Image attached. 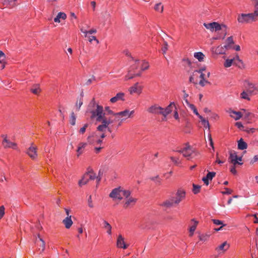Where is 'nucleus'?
Listing matches in <instances>:
<instances>
[{
  "label": "nucleus",
  "mask_w": 258,
  "mask_h": 258,
  "mask_svg": "<svg viewBox=\"0 0 258 258\" xmlns=\"http://www.w3.org/2000/svg\"><path fill=\"white\" fill-rule=\"evenodd\" d=\"M87 112L91 113V119L96 118L97 121H101L105 115L103 107L96 104L94 98L89 104Z\"/></svg>",
  "instance_id": "1"
},
{
  "label": "nucleus",
  "mask_w": 258,
  "mask_h": 258,
  "mask_svg": "<svg viewBox=\"0 0 258 258\" xmlns=\"http://www.w3.org/2000/svg\"><path fill=\"white\" fill-rule=\"evenodd\" d=\"M204 26L207 29L210 30L211 32L218 31L222 29L223 28H227V26L224 24H220L218 22H213L210 23H204Z\"/></svg>",
  "instance_id": "2"
},
{
  "label": "nucleus",
  "mask_w": 258,
  "mask_h": 258,
  "mask_svg": "<svg viewBox=\"0 0 258 258\" xmlns=\"http://www.w3.org/2000/svg\"><path fill=\"white\" fill-rule=\"evenodd\" d=\"M255 20L254 14L253 13L241 14L238 16L237 21L240 23H249Z\"/></svg>",
  "instance_id": "3"
},
{
  "label": "nucleus",
  "mask_w": 258,
  "mask_h": 258,
  "mask_svg": "<svg viewBox=\"0 0 258 258\" xmlns=\"http://www.w3.org/2000/svg\"><path fill=\"white\" fill-rule=\"evenodd\" d=\"M139 62V60H135V63L134 64L132 65L128 71V74L125 76V80H128L133 79V78L137 76H140L141 75V73H132V72L134 71V70L137 69L138 68V65L137 64V62Z\"/></svg>",
  "instance_id": "4"
},
{
  "label": "nucleus",
  "mask_w": 258,
  "mask_h": 258,
  "mask_svg": "<svg viewBox=\"0 0 258 258\" xmlns=\"http://www.w3.org/2000/svg\"><path fill=\"white\" fill-rule=\"evenodd\" d=\"M134 110L130 111L129 110L125 109L123 111L115 113L114 114V116L116 117V118L119 119V120L121 118V121H123L125 119L129 118L131 115L134 113Z\"/></svg>",
  "instance_id": "5"
},
{
  "label": "nucleus",
  "mask_w": 258,
  "mask_h": 258,
  "mask_svg": "<svg viewBox=\"0 0 258 258\" xmlns=\"http://www.w3.org/2000/svg\"><path fill=\"white\" fill-rule=\"evenodd\" d=\"M109 197L113 199L122 200L123 198L121 194V187H118L114 188L110 193Z\"/></svg>",
  "instance_id": "6"
},
{
  "label": "nucleus",
  "mask_w": 258,
  "mask_h": 258,
  "mask_svg": "<svg viewBox=\"0 0 258 258\" xmlns=\"http://www.w3.org/2000/svg\"><path fill=\"white\" fill-rule=\"evenodd\" d=\"M148 111L152 114H162L163 108L159 106L157 104L152 105L148 109Z\"/></svg>",
  "instance_id": "7"
},
{
  "label": "nucleus",
  "mask_w": 258,
  "mask_h": 258,
  "mask_svg": "<svg viewBox=\"0 0 258 258\" xmlns=\"http://www.w3.org/2000/svg\"><path fill=\"white\" fill-rule=\"evenodd\" d=\"M33 144L32 143L31 146L27 149L26 153L32 159H35L37 157V148L33 146Z\"/></svg>",
  "instance_id": "8"
},
{
  "label": "nucleus",
  "mask_w": 258,
  "mask_h": 258,
  "mask_svg": "<svg viewBox=\"0 0 258 258\" xmlns=\"http://www.w3.org/2000/svg\"><path fill=\"white\" fill-rule=\"evenodd\" d=\"M177 152L182 153L183 156L184 157L187 158L188 159H189L192 153V150L189 145L179 150H177Z\"/></svg>",
  "instance_id": "9"
},
{
  "label": "nucleus",
  "mask_w": 258,
  "mask_h": 258,
  "mask_svg": "<svg viewBox=\"0 0 258 258\" xmlns=\"http://www.w3.org/2000/svg\"><path fill=\"white\" fill-rule=\"evenodd\" d=\"M236 61H238L239 62H240L242 64H243L242 60L240 59L238 56H237L235 58H234L233 59H227L225 61L224 66L225 68H229L231 66L233 63L237 66L238 64L236 62Z\"/></svg>",
  "instance_id": "10"
},
{
  "label": "nucleus",
  "mask_w": 258,
  "mask_h": 258,
  "mask_svg": "<svg viewBox=\"0 0 258 258\" xmlns=\"http://www.w3.org/2000/svg\"><path fill=\"white\" fill-rule=\"evenodd\" d=\"M116 246L118 248L126 249L128 247V245L126 244L124 242V239L121 235H119L117 237L116 241Z\"/></svg>",
  "instance_id": "11"
},
{
  "label": "nucleus",
  "mask_w": 258,
  "mask_h": 258,
  "mask_svg": "<svg viewBox=\"0 0 258 258\" xmlns=\"http://www.w3.org/2000/svg\"><path fill=\"white\" fill-rule=\"evenodd\" d=\"M36 244L40 252H43L45 247V242L44 240L40 237L39 235H38V237L36 238L35 241Z\"/></svg>",
  "instance_id": "12"
},
{
  "label": "nucleus",
  "mask_w": 258,
  "mask_h": 258,
  "mask_svg": "<svg viewBox=\"0 0 258 258\" xmlns=\"http://www.w3.org/2000/svg\"><path fill=\"white\" fill-rule=\"evenodd\" d=\"M2 144L5 148L16 149L17 144L14 142H12L7 139V137H5L3 141Z\"/></svg>",
  "instance_id": "13"
},
{
  "label": "nucleus",
  "mask_w": 258,
  "mask_h": 258,
  "mask_svg": "<svg viewBox=\"0 0 258 258\" xmlns=\"http://www.w3.org/2000/svg\"><path fill=\"white\" fill-rule=\"evenodd\" d=\"M229 159L230 160V162L234 165H236L237 164H243V163L237 161V155L236 152L235 151L230 153Z\"/></svg>",
  "instance_id": "14"
},
{
  "label": "nucleus",
  "mask_w": 258,
  "mask_h": 258,
  "mask_svg": "<svg viewBox=\"0 0 258 258\" xmlns=\"http://www.w3.org/2000/svg\"><path fill=\"white\" fill-rule=\"evenodd\" d=\"M124 93L122 92H119L116 94V95L111 98L110 100V101L112 103H115L118 101L121 100V101H124Z\"/></svg>",
  "instance_id": "15"
},
{
  "label": "nucleus",
  "mask_w": 258,
  "mask_h": 258,
  "mask_svg": "<svg viewBox=\"0 0 258 258\" xmlns=\"http://www.w3.org/2000/svg\"><path fill=\"white\" fill-rule=\"evenodd\" d=\"M142 90V87L139 85L138 83H137L130 88L129 91L131 94L137 93L139 94L141 93Z\"/></svg>",
  "instance_id": "16"
},
{
  "label": "nucleus",
  "mask_w": 258,
  "mask_h": 258,
  "mask_svg": "<svg viewBox=\"0 0 258 258\" xmlns=\"http://www.w3.org/2000/svg\"><path fill=\"white\" fill-rule=\"evenodd\" d=\"M215 175L216 172H208L207 175L203 178L202 180L206 185H208L209 184V180H211Z\"/></svg>",
  "instance_id": "17"
},
{
  "label": "nucleus",
  "mask_w": 258,
  "mask_h": 258,
  "mask_svg": "<svg viewBox=\"0 0 258 258\" xmlns=\"http://www.w3.org/2000/svg\"><path fill=\"white\" fill-rule=\"evenodd\" d=\"M87 173H89V180H94L97 179V183H99L101 180V177L100 176H96L95 173H94L92 169L90 168H88V171Z\"/></svg>",
  "instance_id": "18"
},
{
  "label": "nucleus",
  "mask_w": 258,
  "mask_h": 258,
  "mask_svg": "<svg viewBox=\"0 0 258 258\" xmlns=\"http://www.w3.org/2000/svg\"><path fill=\"white\" fill-rule=\"evenodd\" d=\"M137 202V199L132 197L129 198L123 205V207L127 209L130 207H132L135 205Z\"/></svg>",
  "instance_id": "19"
},
{
  "label": "nucleus",
  "mask_w": 258,
  "mask_h": 258,
  "mask_svg": "<svg viewBox=\"0 0 258 258\" xmlns=\"http://www.w3.org/2000/svg\"><path fill=\"white\" fill-rule=\"evenodd\" d=\"M229 112L230 113V116L235 120H239L243 115L240 111H236L231 109L229 110Z\"/></svg>",
  "instance_id": "20"
},
{
  "label": "nucleus",
  "mask_w": 258,
  "mask_h": 258,
  "mask_svg": "<svg viewBox=\"0 0 258 258\" xmlns=\"http://www.w3.org/2000/svg\"><path fill=\"white\" fill-rule=\"evenodd\" d=\"M173 106H175L174 102L171 103L167 107L165 108H163L162 115L166 117L168 114L170 113L172 111V108Z\"/></svg>",
  "instance_id": "21"
},
{
  "label": "nucleus",
  "mask_w": 258,
  "mask_h": 258,
  "mask_svg": "<svg viewBox=\"0 0 258 258\" xmlns=\"http://www.w3.org/2000/svg\"><path fill=\"white\" fill-rule=\"evenodd\" d=\"M106 135L105 133H102L96 130L95 132H94L91 135L89 136L88 137H92L93 139H103L105 137Z\"/></svg>",
  "instance_id": "22"
},
{
  "label": "nucleus",
  "mask_w": 258,
  "mask_h": 258,
  "mask_svg": "<svg viewBox=\"0 0 258 258\" xmlns=\"http://www.w3.org/2000/svg\"><path fill=\"white\" fill-rule=\"evenodd\" d=\"M191 221L192 222H194V224L192 226H191L189 229V235L190 237H191L193 235L194 232L195 231V230L197 228V226L198 224V223H199V222L198 221L196 220L195 219H191Z\"/></svg>",
  "instance_id": "23"
},
{
  "label": "nucleus",
  "mask_w": 258,
  "mask_h": 258,
  "mask_svg": "<svg viewBox=\"0 0 258 258\" xmlns=\"http://www.w3.org/2000/svg\"><path fill=\"white\" fill-rule=\"evenodd\" d=\"M63 224L67 229H69L72 225L73 222L71 219V216H68L62 221Z\"/></svg>",
  "instance_id": "24"
},
{
  "label": "nucleus",
  "mask_w": 258,
  "mask_h": 258,
  "mask_svg": "<svg viewBox=\"0 0 258 258\" xmlns=\"http://www.w3.org/2000/svg\"><path fill=\"white\" fill-rule=\"evenodd\" d=\"M88 142L91 144L101 145L102 143V139H93L92 137H88Z\"/></svg>",
  "instance_id": "25"
},
{
  "label": "nucleus",
  "mask_w": 258,
  "mask_h": 258,
  "mask_svg": "<svg viewBox=\"0 0 258 258\" xmlns=\"http://www.w3.org/2000/svg\"><path fill=\"white\" fill-rule=\"evenodd\" d=\"M174 204V198L172 197L170 199L167 200L165 202H163L162 204H160V206L166 208H170L173 206Z\"/></svg>",
  "instance_id": "26"
},
{
  "label": "nucleus",
  "mask_w": 258,
  "mask_h": 258,
  "mask_svg": "<svg viewBox=\"0 0 258 258\" xmlns=\"http://www.w3.org/2000/svg\"><path fill=\"white\" fill-rule=\"evenodd\" d=\"M89 173H85L82 179L79 181V185L80 186H82L83 185L87 184L89 181Z\"/></svg>",
  "instance_id": "27"
},
{
  "label": "nucleus",
  "mask_w": 258,
  "mask_h": 258,
  "mask_svg": "<svg viewBox=\"0 0 258 258\" xmlns=\"http://www.w3.org/2000/svg\"><path fill=\"white\" fill-rule=\"evenodd\" d=\"M247 148V144L241 138L238 141V149L239 150H243L246 149Z\"/></svg>",
  "instance_id": "28"
},
{
  "label": "nucleus",
  "mask_w": 258,
  "mask_h": 258,
  "mask_svg": "<svg viewBox=\"0 0 258 258\" xmlns=\"http://www.w3.org/2000/svg\"><path fill=\"white\" fill-rule=\"evenodd\" d=\"M100 122H102V124L98 126L97 130L102 133H105L106 129L108 127L107 126V123L104 121L103 119Z\"/></svg>",
  "instance_id": "29"
},
{
  "label": "nucleus",
  "mask_w": 258,
  "mask_h": 258,
  "mask_svg": "<svg viewBox=\"0 0 258 258\" xmlns=\"http://www.w3.org/2000/svg\"><path fill=\"white\" fill-rule=\"evenodd\" d=\"M67 18V15L65 13L62 12H59L58 13L56 17L54 19V21L55 22H60V19H62L63 20L66 19Z\"/></svg>",
  "instance_id": "30"
},
{
  "label": "nucleus",
  "mask_w": 258,
  "mask_h": 258,
  "mask_svg": "<svg viewBox=\"0 0 258 258\" xmlns=\"http://www.w3.org/2000/svg\"><path fill=\"white\" fill-rule=\"evenodd\" d=\"M87 145L86 143H80L79 144L78 149L77 150V156L79 157L81 154H82L83 151L82 149H84Z\"/></svg>",
  "instance_id": "31"
},
{
  "label": "nucleus",
  "mask_w": 258,
  "mask_h": 258,
  "mask_svg": "<svg viewBox=\"0 0 258 258\" xmlns=\"http://www.w3.org/2000/svg\"><path fill=\"white\" fill-rule=\"evenodd\" d=\"M229 247V246L228 245L227 242L225 241L220 244L219 246L216 247V250L217 251H225Z\"/></svg>",
  "instance_id": "32"
},
{
  "label": "nucleus",
  "mask_w": 258,
  "mask_h": 258,
  "mask_svg": "<svg viewBox=\"0 0 258 258\" xmlns=\"http://www.w3.org/2000/svg\"><path fill=\"white\" fill-rule=\"evenodd\" d=\"M226 42H227V44H225L223 46V47L226 49H228L230 48V45L234 44V43L233 39V37L232 36L228 37L227 38Z\"/></svg>",
  "instance_id": "33"
},
{
  "label": "nucleus",
  "mask_w": 258,
  "mask_h": 258,
  "mask_svg": "<svg viewBox=\"0 0 258 258\" xmlns=\"http://www.w3.org/2000/svg\"><path fill=\"white\" fill-rule=\"evenodd\" d=\"M31 92L36 95L38 94L40 92V89L38 84H35L33 86L32 88L30 89Z\"/></svg>",
  "instance_id": "34"
},
{
  "label": "nucleus",
  "mask_w": 258,
  "mask_h": 258,
  "mask_svg": "<svg viewBox=\"0 0 258 258\" xmlns=\"http://www.w3.org/2000/svg\"><path fill=\"white\" fill-rule=\"evenodd\" d=\"M176 196L183 200L185 197V191L183 189L180 188L177 190Z\"/></svg>",
  "instance_id": "35"
},
{
  "label": "nucleus",
  "mask_w": 258,
  "mask_h": 258,
  "mask_svg": "<svg viewBox=\"0 0 258 258\" xmlns=\"http://www.w3.org/2000/svg\"><path fill=\"white\" fill-rule=\"evenodd\" d=\"M194 57L199 60V61H203L205 55L202 52H197L194 53Z\"/></svg>",
  "instance_id": "36"
},
{
  "label": "nucleus",
  "mask_w": 258,
  "mask_h": 258,
  "mask_svg": "<svg viewBox=\"0 0 258 258\" xmlns=\"http://www.w3.org/2000/svg\"><path fill=\"white\" fill-rule=\"evenodd\" d=\"M103 223H104V228L106 229L107 233L108 234L110 235L111 234V229H112L111 226L106 221H104Z\"/></svg>",
  "instance_id": "37"
},
{
  "label": "nucleus",
  "mask_w": 258,
  "mask_h": 258,
  "mask_svg": "<svg viewBox=\"0 0 258 258\" xmlns=\"http://www.w3.org/2000/svg\"><path fill=\"white\" fill-rule=\"evenodd\" d=\"M103 120L107 123V126H108L109 124L112 123L114 121H119V119L116 118L115 117L114 119H111L110 118H107L105 117L104 115V117H103Z\"/></svg>",
  "instance_id": "38"
},
{
  "label": "nucleus",
  "mask_w": 258,
  "mask_h": 258,
  "mask_svg": "<svg viewBox=\"0 0 258 258\" xmlns=\"http://www.w3.org/2000/svg\"><path fill=\"white\" fill-rule=\"evenodd\" d=\"M241 110H243L245 112V114H244V118L245 119H251L252 117H253L254 116L253 114H252L251 112L246 111L245 109H242Z\"/></svg>",
  "instance_id": "39"
},
{
  "label": "nucleus",
  "mask_w": 258,
  "mask_h": 258,
  "mask_svg": "<svg viewBox=\"0 0 258 258\" xmlns=\"http://www.w3.org/2000/svg\"><path fill=\"white\" fill-rule=\"evenodd\" d=\"M76 116L74 113V112H72L71 114V116L70 118V123L72 125H75L76 124Z\"/></svg>",
  "instance_id": "40"
},
{
  "label": "nucleus",
  "mask_w": 258,
  "mask_h": 258,
  "mask_svg": "<svg viewBox=\"0 0 258 258\" xmlns=\"http://www.w3.org/2000/svg\"><path fill=\"white\" fill-rule=\"evenodd\" d=\"M154 9L157 11L162 13L163 11V6L161 3H158L155 5Z\"/></svg>",
  "instance_id": "41"
},
{
  "label": "nucleus",
  "mask_w": 258,
  "mask_h": 258,
  "mask_svg": "<svg viewBox=\"0 0 258 258\" xmlns=\"http://www.w3.org/2000/svg\"><path fill=\"white\" fill-rule=\"evenodd\" d=\"M192 186H193L192 191H193L194 194H198V193H199L200 191L201 187V186L199 185L195 184H193Z\"/></svg>",
  "instance_id": "42"
},
{
  "label": "nucleus",
  "mask_w": 258,
  "mask_h": 258,
  "mask_svg": "<svg viewBox=\"0 0 258 258\" xmlns=\"http://www.w3.org/2000/svg\"><path fill=\"white\" fill-rule=\"evenodd\" d=\"M253 4H254L255 10L253 14L254 16H258V0H253Z\"/></svg>",
  "instance_id": "43"
},
{
  "label": "nucleus",
  "mask_w": 258,
  "mask_h": 258,
  "mask_svg": "<svg viewBox=\"0 0 258 258\" xmlns=\"http://www.w3.org/2000/svg\"><path fill=\"white\" fill-rule=\"evenodd\" d=\"M131 191L128 190H123L121 188L122 196H123L125 198H128L131 195Z\"/></svg>",
  "instance_id": "44"
},
{
  "label": "nucleus",
  "mask_w": 258,
  "mask_h": 258,
  "mask_svg": "<svg viewBox=\"0 0 258 258\" xmlns=\"http://www.w3.org/2000/svg\"><path fill=\"white\" fill-rule=\"evenodd\" d=\"M81 31L82 33H84L85 34V36H87V34H93V33H96L97 31L95 29H92L89 31H86V30H83L82 29H81Z\"/></svg>",
  "instance_id": "45"
},
{
  "label": "nucleus",
  "mask_w": 258,
  "mask_h": 258,
  "mask_svg": "<svg viewBox=\"0 0 258 258\" xmlns=\"http://www.w3.org/2000/svg\"><path fill=\"white\" fill-rule=\"evenodd\" d=\"M254 90H255L254 85L252 83H248V89L247 90V92L249 93V94H252Z\"/></svg>",
  "instance_id": "46"
},
{
  "label": "nucleus",
  "mask_w": 258,
  "mask_h": 258,
  "mask_svg": "<svg viewBox=\"0 0 258 258\" xmlns=\"http://www.w3.org/2000/svg\"><path fill=\"white\" fill-rule=\"evenodd\" d=\"M15 4V1L10 0H5L4 5L6 6H12Z\"/></svg>",
  "instance_id": "47"
},
{
  "label": "nucleus",
  "mask_w": 258,
  "mask_h": 258,
  "mask_svg": "<svg viewBox=\"0 0 258 258\" xmlns=\"http://www.w3.org/2000/svg\"><path fill=\"white\" fill-rule=\"evenodd\" d=\"M225 191H221V193L223 195H230L232 193L233 190L231 189H229L227 187L224 188Z\"/></svg>",
  "instance_id": "48"
},
{
  "label": "nucleus",
  "mask_w": 258,
  "mask_h": 258,
  "mask_svg": "<svg viewBox=\"0 0 258 258\" xmlns=\"http://www.w3.org/2000/svg\"><path fill=\"white\" fill-rule=\"evenodd\" d=\"M6 56L5 53L2 51H0V63H3L5 60Z\"/></svg>",
  "instance_id": "49"
},
{
  "label": "nucleus",
  "mask_w": 258,
  "mask_h": 258,
  "mask_svg": "<svg viewBox=\"0 0 258 258\" xmlns=\"http://www.w3.org/2000/svg\"><path fill=\"white\" fill-rule=\"evenodd\" d=\"M149 65L148 63L147 62H146L144 61L142 63L141 70L142 71H145V70H147L149 68Z\"/></svg>",
  "instance_id": "50"
},
{
  "label": "nucleus",
  "mask_w": 258,
  "mask_h": 258,
  "mask_svg": "<svg viewBox=\"0 0 258 258\" xmlns=\"http://www.w3.org/2000/svg\"><path fill=\"white\" fill-rule=\"evenodd\" d=\"M168 46V45L167 42L166 41H164L163 43V45L162 47V51L164 54L165 53L166 51L167 50Z\"/></svg>",
  "instance_id": "51"
},
{
  "label": "nucleus",
  "mask_w": 258,
  "mask_h": 258,
  "mask_svg": "<svg viewBox=\"0 0 258 258\" xmlns=\"http://www.w3.org/2000/svg\"><path fill=\"white\" fill-rule=\"evenodd\" d=\"M88 126V124L85 123L84 125V126L80 129L79 133L81 134H84L85 133V132H86V128H87Z\"/></svg>",
  "instance_id": "52"
},
{
  "label": "nucleus",
  "mask_w": 258,
  "mask_h": 258,
  "mask_svg": "<svg viewBox=\"0 0 258 258\" xmlns=\"http://www.w3.org/2000/svg\"><path fill=\"white\" fill-rule=\"evenodd\" d=\"M182 61L185 63L184 66L187 65L189 67H191V62L188 58H184L182 59Z\"/></svg>",
  "instance_id": "53"
},
{
  "label": "nucleus",
  "mask_w": 258,
  "mask_h": 258,
  "mask_svg": "<svg viewBox=\"0 0 258 258\" xmlns=\"http://www.w3.org/2000/svg\"><path fill=\"white\" fill-rule=\"evenodd\" d=\"M241 97L242 99H246L247 100H250V98L248 97V93L245 91H243L241 93Z\"/></svg>",
  "instance_id": "54"
},
{
  "label": "nucleus",
  "mask_w": 258,
  "mask_h": 258,
  "mask_svg": "<svg viewBox=\"0 0 258 258\" xmlns=\"http://www.w3.org/2000/svg\"><path fill=\"white\" fill-rule=\"evenodd\" d=\"M170 159L176 165H178L179 164H180L181 163V161L179 160V158H175L173 157H171Z\"/></svg>",
  "instance_id": "55"
},
{
  "label": "nucleus",
  "mask_w": 258,
  "mask_h": 258,
  "mask_svg": "<svg viewBox=\"0 0 258 258\" xmlns=\"http://www.w3.org/2000/svg\"><path fill=\"white\" fill-rule=\"evenodd\" d=\"M82 104H83V98L82 97V98H81L80 99L79 103H78V102H77L76 104V107H77V110L78 111H79L80 110V107H81V106H82Z\"/></svg>",
  "instance_id": "56"
},
{
  "label": "nucleus",
  "mask_w": 258,
  "mask_h": 258,
  "mask_svg": "<svg viewBox=\"0 0 258 258\" xmlns=\"http://www.w3.org/2000/svg\"><path fill=\"white\" fill-rule=\"evenodd\" d=\"M189 108L193 111L194 113L196 115H199V113L196 107H195V106L194 104L190 105Z\"/></svg>",
  "instance_id": "57"
},
{
  "label": "nucleus",
  "mask_w": 258,
  "mask_h": 258,
  "mask_svg": "<svg viewBox=\"0 0 258 258\" xmlns=\"http://www.w3.org/2000/svg\"><path fill=\"white\" fill-rule=\"evenodd\" d=\"M205 70H206V68L205 67L201 68V69H200L198 70H195L193 72V75H196L197 73H203V71H204Z\"/></svg>",
  "instance_id": "58"
},
{
  "label": "nucleus",
  "mask_w": 258,
  "mask_h": 258,
  "mask_svg": "<svg viewBox=\"0 0 258 258\" xmlns=\"http://www.w3.org/2000/svg\"><path fill=\"white\" fill-rule=\"evenodd\" d=\"M5 207L4 206L0 207V220L5 215Z\"/></svg>",
  "instance_id": "59"
},
{
  "label": "nucleus",
  "mask_w": 258,
  "mask_h": 258,
  "mask_svg": "<svg viewBox=\"0 0 258 258\" xmlns=\"http://www.w3.org/2000/svg\"><path fill=\"white\" fill-rule=\"evenodd\" d=\"M212 221L213 223L217 225H223V222L221 220L218 219H212Z\"/></svg>",
  "instance_id": "60"
},
{
  "label": "nucleus",
  "mask_w": 258,
  "mask_h": 258,
  "mask_svg": "<svg viewBox=\"0 0 258 258\" xmlns=\"http://www.w3.org/2000/svg\"><path fill=\"white\" fill-rule=\"evenodd\" d=\"M174 198V202L175 204H178L182 200L179 198V197H177V196H175V197H173Z\"/></svg>",
  "instance_id": "61"
},
{
  "label": "nucleus",
  "mask_w": 258,
  "mask_h": 258,
  "mask_svg": "<svg viewBox=\"0 0 258 258\" xmlns=\"http://www.w3.org/2000/svg\"><path fill=\"white\" fill-rule=\"evenodd\" d=\"M95 80H96V78H95V77L94 76H92V78L89 79H88V80L87 81V82H86V85H90V84L92 83V82L93 81H95Z\"/></svg>",
  "instance_id": "62"
},
{
  "label": "nucleus",
  "mask_w": 258,
  "mask_h": 258,
  "mask_svg": "<svg viewBox=\"0 0 258 258\" xmlns=\"http://www.w3.org/2000/svg\"><path fill=\"white\" fill-rule=\"evenodd\" d=\"M105 110L107 112V114H112L114 116V114L115 113H114L109 108L108 106H106L105 107Z\"/></svg>",
  "instance_id": "63"
},
{
  "label": "nucleus",
  "mask_w": 258,
  "mask_h": 258,
  "mask_svg": "<svg viewBox=\"0 0 258 258\" xmlns=\"http://www.w3.org/2000/svg\"><path fill=\"white\" fill-rule=\"evenodd\" d=\"M257 161H258V155H255L253 157V158L250 160V164H253Z\"/></svg>",
  "instance_id": "64"
}]
</instances>
